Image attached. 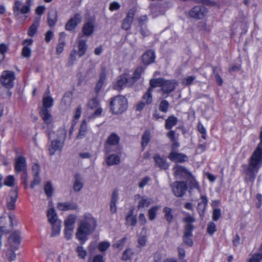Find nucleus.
<instances>
[{"label":"nucleus","instance_id":"obj_18","mask_svg":"<svg viewBox=\"0 0 262 262\" xmlns=\"http://www.w3.org/2000/svg\"><path fill=\"white\" fill-rule=\"evenodd\" d=\"M190 16H204L207 14V9L203 6H196L190 11Z\"/></svg>","mask_w":262,"mask_h":262},{"label":"nucleus","instance_id":"obj_37","mask_svg":"<svg viewBox=\"0 0 262 262\" xmlns=\"http://www.w3.org/2000/svg\"><path fill=\"white\" fill-rule=\"evenodd\" d=\"M142 72V68L141 67H139L136 69V70L134 71V73L131 76L129 75L130 80L134 81V84L140 78Z\"/></svg>","mask_w":262,"mask_h":262},{"label":"nucleus","instance_id":"obj_59","mask_svg":"<svg viewBox=\"0 0 262 262\" xmlns=\"http://www.w3.org/2000/svg\"><path fill=\"white\" fill-rule=\"evenodd\" d=\"M169 107V103L166 100H163L161 102L159 105V110L163 112H166Z\"/></svg>","mask_w":262,"mask_h":262},{"label":"nucleus","instance_id":"obj_24","mask_svg":"<svg viewBox=\"0 0 262 262\" xmlns=\"http://www.w3.org/2000/svg\"><path fill=\"white\" fill-rule=\"evenodd\" d=\"M40 114L41 118L43 120L45 123L47 125L52 123L53 121L52 116L48 110L45 108H41Z\"/></svg>","mask_w":262,"mask_h":262},{"label":"nucleus","instance_id":"obj_53","mask_svg":"<svg viewBox=\"0 0 262 262\" xmlns=\"http://www.w3.org/2000/svg\"><path fill=\"white\" fill-rule=\"evenodd\" d=\"M189 187L191 189L195 188L198 189L199 192H200L201 191L198 182L193 178L191 177H190Z\"/></svg>","mask_w":262,"mask_h":262},{"label":"nucleus","instance_id":"obj_63","mask_svg":"<svg viewBox=\"0 0 262 262\" xmlns=\"http://www.w3.org/2000/svg\"><path fill=\"white\" fill-rule=\"evenodd\" d=\"M54 33L51 30L47 31L45 35V40L46 42H49L53 37Z\"/></svg>","mask_w":262,"mask_h":262},{"label":"nucleus","instance_id":"obj_26","mask_svg":"<svg viewBox=\"0 0 262 262\" xmlns=\"http://www.w3.org/2000/svg\"><path fill=\"white\" fill-rule=\"evenodd\" d=\"M54 100L51 95H49L48 92L47 94H45L43 96L42 104L43 106L41 108H48L51 107L53 105Z\"/></svg>","mask_w":262,"mask_h":262},{"label":"nucleus","instance_id":"obj_57","mask_svg":"<svg viewBox=\"0 0 262 262\" xmlns=\"http://www.w3.org/2000/svg\"><path fill=\"white\" fill-rule=\"evenodd\" d=\"M262 260V253L254 254L248 262H260Z\"/></svg>","mask_w":262,"mask_h":262},{"label":"nucleus","instance_id":"obj_44","mask_svg":"<svg viewBox=\"0 0 262 262\" xmlns=\"http://www.w3.org/2000/svg\"><path fill=\"white\" fill-rule=\"evenodd\" d=\"M164 79L162 78H158L151 79L150 81L151 88H156L157 86H161L162 88L163 82H164Z\"/></svg>","mask_w":262,"mask_h":262},{"label":"nucleus","instance_id":"obj_12","mask_svg":"<svg viewBox=\"0 0 262 262\" xmlns=\"http://www.w3.org/2000/svg\"><path fill=\"white\" fill-rule=\"evenodd\" d=\"M17 199V192L16 190H13L6 198V206L8 209L14 210L15 209V203Z\"/></svg>","mask_w":262,"mask_h":262},{"label":"nucleus","instance_id":"obj_1","mask_svg":"<svg viewBox=\"0 0 262 262\" xmlns=\"http://www.w3.org/2000/svg\"><path fill=\"white\" fill-rule=\"evenodd\" d=\"M97 227V220L90 213H85L79 220L75 237L81 244L88 240V236L92 233Z\"/></svg>","mask_w":262,"mask_h":262},{"label":"nucleus","instance_id":"obj_60","mask_svg":"<svg viewBox=\"0 0 262 262\" xmlns=\"http://www.w3.org/2000/svg\"><path fill=\"white\" fill-rule=\"evenodd\" d=\"M132 21V17H126L122 24L123 28L125 30H128L130 28Z\"/></svg>","mask_w":262,"mask_h":262},{"label":"nucleus","instance_id":"obj_8","mask_svg":"<svg viewBox=\"0 0 262 262\" xmlns=\"http://www.w3.org/2000/svg\"><path fill=\"white\" fill-rule=\"evenodd\" d=\"M15 78L14 73L11 71H4L1 76V82L6 88L10 89L13 86Z\"/></svg>","mask_w":262,"mask_h":262},{"label":"nucleus","instance_id":"obj_7","mask_svg":"<svg viewBox=\"0 0 262 262\" xmlns=\"http://www.w3.org/2000/svg\"><path fill=\"white\" fill-rule=\"evenodd\" d=\"M31 0H26L25 4L20 1H16L13 9L15 15L28 14L30 11Z\"/></svg>","mask_w":262,"mask_h":262},{"label":"nucleus","instance_id":"obj_23","mask_svg":"<svg viewBox=\"0 0 262 262\" xmlns=\"http://www.w3.org/2000/svg\"><path fill=\"white\" fill-rule=\"evenodd\" d=\"M15 168L16 171L26 170V160L24 157H18L15 159Z\"/></svg>","mask_w":262,"mask_h":262},{"label":"nucleus","instance_id":"obj_61","mask_svg":"<svg viewBox=\"0 0 262 262\" xmlns=\"http://www.w3.org/2000/svg\"><path fill=\"white\" fill-rule=\"evenodd\" d=\"M207 232L210 234H212L216 231V226L214 223L210 222L207 225Z\"/></svg>","mask_w":262,"mask_h":262},{"label":"nucleus","instance_id":"obj_29","mask_svg":"<svg viewBox=\"0 0 262 262\" xmlns=\"http://www.w3.org/2000/svg\"><path fill=\"white\" fill-rule=\"evenodd\" d=\"M94 23L92 21H88L85 23L82 32L84 35L85 36H90L94 32Z\"/></svg>","mask_w":262,"mask_h":262},{"label":"nucleus","instance_id":"obj_41","mask_svg":"<svg viewBox=\"0 0 262 262\" xmlns=\"http://www.w3.org/2000/svg\"><path fill=\"white\" fill-rule=\"evenodd\" d=\"M133 210H131L129 214L126 217V223L127 225L133 226L136 223V219L133 215Z\"/></svg>","mask_w":262,"mask_h":262},{"label":"nucleus","instance_id":"obj_62","mask_svg":"<svg viewBox=\"0 0 262 262\" xmlns=\"http://www.w3.org/2000/svg\"><path fill=\"white\" fill-rule=\"evenodd\" d=\"M125 242L126 238H122V239L119 240L116 244H114L113 245V247L119 249H122L123 247Z\"/></svg>","mask_w":262,"mask_h":262},{"label":"nucleus","instance_id":"obj_19","mask_svg":"<svg viewBox=\"0 0 262 262\" xmlns=\"http://www.w3.org/2000/svg\"><path fill=\"white\" fill-rule=\"evenodd\" d=\"M88 106L91 109H95L93 117H96L100 115L102 113V108L99 106V102L96 98L90 100L88 103Z\"/></svg>","mask_w":262,"mask_h":262},{"label":"nucleus","instance_id":"obj_56","mask_svg":"<svg viewBox=\"0 0 262 262\" xmlns=\"http://www.w3.org/2000/svg\"><path fill=\"white\" fill-rule=\"evenodd\" d=\"M66 42L58 41L56 48V52L58 55L60 54L64 50Z\"/></svg>","mask_w":262,"mask_h":262},{"label":"nucleus","instance_id":"obj_15","mask_svg":"<svg viewBox=\"0 0 262 262\" xmlns=\"http://www.w3.org/2000/svg\"><path fill=\"white\" fill-rule=\"evenodd\" d=\"M168 157L169 160L174 162H183L188 160L186 155L178 152L177 151H171Z\"/></svg>","mask_w":262,"mask_h":262},{"label":"nucleus","instance_id":"obj_14","mask_svg":"<svg viewBox=\"0 0 262 262\" xmlns=\"http://www.w3.org/2000/svg\"><path fill=\"white\" fill-rule=\"evenodd\" d=\"M174 175L177 179H186L190 177V173L185 168L178 165L173 167Z\"/></svg>","mask_w":262,"mask_h":262},{"label":"nucleus","instance_id":"obj_35","mask_svg":"<svg viewBox=\"0 0 262 262\" xmlns=\"http://www.w3.org/2000/svg\"><path fill=\"white\" fill-rule=\"evenodd\" d=\"M77 256L82 259H84L87 256L86 250L82 246H78L75 249Z\"/></svg>","mask_w":262,"mask_h":262},{"label":"nucleus","instance_id":"obj_43","mask_svg":"<svg viewBox=\"0 0 262 262\" xmlns=\"http://www.w3.org/2000/svg\"><path fill=\"white\" fill-rule=\"evenodd\" d=\"M191 231L189 230H185L184 231V242L189 246H191L192 245V241L190 238L191 236Z\"/></svg>","mask_w":262,"mask_h":262},{"label":"nucleus","instance_id":"obj_40","mask_svg":"<svg viewBox=\"0 0 262 262\" xmlns=\"http://www.w3.org/2000/svg\"><path fill=\"white\" fill-rule=\"evenodd\" d=\"M119 138L115 134H111L108 138L107 143L111 145H115L119 143Z\"/></svg>","mask_w":262,"mask_h":262},{"label":"nucleus","instance_id":"obj_50","mask_svg":"<svg viewBox=\"0 0 262 262\" xmlns=\"http://www.w3.org/2000/svg\"><path fill=\"white\" fill-rule=\"evenodd\" d=\"M163 212L165 213V219L168 222H171L173 219L171 209L168 207H165L163 209Z\"/></svg>","mask_w":262,"mask_h":262},{"label":"nucleus","instance_id":"obj_16","mask_svg":"<svg viewBox=\"0 0 262 262\" xmlns=\"http://www.w3.org/2000/svg\"><path fill=\"white\" fill-rule=\"evenodd\" d=\"M64 142L52 139L51 145L49 146L48 151L50 155H54L57 151H60Z\"/></svg>","mask_w":262,"mask_h":262},{"label":"nucleus","instance_id":"obj_55","mask_svg":"<svg viewBox=\"0 0 262 262\" xmlns=\"http://www.w3.org/2000/svg\"><path fill=\"white\" fill-rule=\"evenodd\" d=\"M14 250L12 249L8 248V250H7L6 252V258L9 260V261H12L14 260L16 258V254L14 253Z\"/></svg>","mask_w":262,"mask_h":262},{"label":"nucleus","instance_id":"obj_33","mask_svg":"<svg viewBox=\"0 0 262 262\" xmlns=\"http://www.w3.org/2000/svg\"><path fill=\"white\" fill-rule=\"evenodd\" d=\"M207 204V199L205 196L203 195H201V201L198 204V210L199 214L201 215V214L203 213L205 207Z\"/></svg>","mask_w":262,"mask_h":262},{"label":"nucleus","instance_id":"obj_25","mask_svg":"<svg viewBox=\"0 0 262 262\" xmlns=\"http://www.w3.org/2000/svg\"><path fill=\"white\" fill-rule=\"evenodd\" d=\"M155 55L154 51H147L142 56V61L145 64H149L154 62Z\"/></svg>","mask_w":262,"mask_h":262},{"label":"nucleus","instance_id":"obj_3","mask_svg":"<svg viewBox=\"0 0 262 262\" xmlns=\"http://www.w3.org/2000/svg\"><path fill=\"white\" fill-rule=\"evenodd\" d=\"M128 106L127 98L123 95L116 96L112 98L110 107L114 114H120L125 111Z\"/></svg>","mask_w":262,"mask_h":262},{"label":"nucleus","instance_id":"obj_9","mask_svg":"<svg viewBox=\"0 0 262 262\" xmlns=\"http://www.w3.org/2000/svg\"><path fill=\"white\" fill-rule=\"evenodd\" d=\"M13 216L5 212L0 216V248L2 246V236L3 232L2 228L11 227L13 225Z\"/></svg>","mask_w":262,"mask_h":262},{"label":"nucleus","instance_id":"obj_11","mask_svg":"<svg viewBox=\"0 0 262 262\" xmlns=\"http://www.w3.org/2000/svg\"><path fill=\"white\" fill-rule=\"evenodd\" d=\"M20 232L14 231L10 236L8 238V248L13 250H17L20 243Z\"/></svg>","mask_w":262,"mask_h":262},{"label":"nucleus","instance_id":"obj_49","mask_svg":"<svg viewBox=\"0 0 262 262\" xmlns=\"http://www.w3.org/2000/svg\"><path fill=\"white\" fill-rule=\"evenodd\" d=\"M15 184V179L12 175L7 176L4 180V185L9 187H12Z\"/></svg>","mask_w":262,"mask_h":262},{"label":"nucleus","instance_id":"obj_54","mask_svg":"<svg viewBox=\"0 0 262 262\" xmlns=\"http://www.w3.org/2000/svg\"><path fill=\"white\" fill-rule=\"evenodd\" d=\"M83 187V183L82 181L79 179H76L74 182L73 188L76 191H79Z\"/></svg>","mask_w":262,"mask_h":262},{"label":"nucleus","instance_id":"obj_34","mask_svg":"<svg viewBox=\"0 0 262 262\" xmlns=\"http://www.w3.org/2000/svg\"><path fill=\"white\" fill-rule=\"evenodd\" d=\"M160 206H155L152 207L148 210V218L150 221H152L156 218L158 212L160 209Z\"/></svg>","mask_w":262,"mask_h":262},{"label":"nucleus","instance_id":"obj_52","mask_svg":"<svg viewBox=\"0 0 262 262\" xmlns=\"http://www.w3.org/2000/svg\"><path fill=\"white\" fill-rule=\"evenodd\" d=\"M8 50V46L4 44H0V62L5 58V54Z\"/></svg>","mask_w":262,"mask_h":262},{"label":"nucleus","instance_id":"obj_17","mask_svg":"<svg viewBox=\"0 0 262 262\" xmlns=\"http://www.w3.org/2000/svg\"><path fill=\"white\" fill-rule=\"evenodd\" d=\"M177 85L178 83L174 80H164L161 90L164 94L168 95L169 93L173 91Z\"/></svg>","mask_w":262,"mask_h":262},{"label":"nucleus","instance_id":"obj_42","mask_svg":"<svg viewBox=\"0 0 262 262\" xmlns=\"http://www.w3.org/2000/svg\"><path fill=\"white\" fill-rule=\"evenodd\" d=\"M39 26V22L35 21L30 26L29 29L28 34L29 36H33L36 33L38 27Z\"/></svg>","mask_w":262,"mask_h":262},{"label":"nucleus","instance_id":"obj_4","mask_svg":"<svg viewBox=\"0 0 262 262\" xmlns=\"http://www.w3.org/2000/svg\"><path fill=\"white\" fill-rule=\"evenodd\" d=\"M77 219V215L71 214L66 216L64 220L63 234L64 238L67 240L71 239L73 236Z\"/></svg>","mask_w":262,"mask_h":262},{"label":"nucleus","instance_id":"obj_48","mask_svg":"<svg viewBox=\"0 0 262 262\" xmlns=\"http://www.w3.org/2000/svg\"><path fill=\"white\" fill-rule=\"evenodd\" d=\"M111 244L108 242L103 241L100 242L98 245L99 251L103 252L105 251L110 246Z\"/></svg>","mask_w":262,"mask_h":262},{"label":"nucleus","instance_id":"obj_38","mask_svg":"<svg viewBox=\"0 0 262 262\" xmlns=\"http://www.w3.org/2000/svg\"><path fill=\"white\" fill-rule=\"evenodd\" d=\"M152 88H149L146 93L143 96L142 99L146 104H149L152 101Z\"/></svg>","mask_w":262,"mask_h":262},{"label":"nucleus","instance_id":"obj_32","mask_svg":"<svg viewBox=\"0 0 262 262\" xmlns=\"http://www.w3.org/2000/svg\"><path fill=\"white\" fill-rule=\"evenodd\" d=\"M47 217L48 221L51 224H54L56 223L57 215L54 208H51L48 209L47 211Z\"/></svg>","mask_w":262,"mask_h":262},{"label":"nucleus","instance_id":"obj_31","mask_svg":"<svg viewBox=\"0 0 262 262\" xmlns=\"http://www.w3.org/2000/svg\"><path fill=\"white\" fill-rule=\"evenodd\" d=\"M184 222L185 223V230L192 231L193 226L192 223L194 222V217L190 215H187L183 219Z\"/></svg>","mask_w":262,"mask_h":262},{"label":"nucleus","instance_id":"obj_47","mask_svg":"<svg viewBox=\"0 0 262 262\" xmlns=\"http://www.w3.org/2000/svg\"><path fill=\"white\" fill-rule=\"evenodd\" d=\"M44 190L47 195L50 197L53 193L54 188L50 183L48 182L44 187Z\"/></svg>","mask_w":262,"mask_h":262},{"label":"nucleus","instance_id":"obj_27","mask_svg":"<svg viewBox=\"0 0 262 262\" xmlns=\"http://www.w3.org/2000/svg\"><path fill=\"white\" fill-rule=\"evenodd\" d=\"M154 159L156 164L162 169H167L169 165L165 159L161 157L159 155H156Z\"/></svg>","mask_w":262,"mask_h":262},{"label":"nucleus","instance_id":"obj_46","mask_svg":"<svg viewBox=\"0 0 262 262\" xmlns=\"http://www.w3.org/2000/svg\"><path fill=\"white\" fill-rule=\"evenodd\" d=\"M52 225V232L51 235L52 236H56L60 234L61 227L60 224L55 223Z\"/></svg>","mask_w":262,"mask_h":262},{"label":"nucleus","instance_id":"obj_36","mask_svg":"<svg viewBox=\"0 0 262 262\" xmlns=\"http://www.w3.org/2000/svg\"><path fill=\"white\" fill-rule=\"evenodd\" d=\"M87 132V124L85 120H83L81 123L79 134L77 135L78 139L83 138L86 135Z\"/></svg>","mask_w":262,"mask_h":262},{"label":"nucleus","instance_id":"obj_5","mask_svg":"<svg viewBox=\"0 0 262 262\" xmlns=\"http://www.w3.org/2000/svg\"><path fill=\"white\" fill-rule=\"evenodd\" d=\"M86 40H80L78 42V50H73L70 54L69 61L71 63H73L76 60L77 57H81L83 56L88 49V46Z\"/></svg>","mask_w":262,"mask_h":262},{"label":"nucleus","instance_id":"obj_45","mask_svg":"<svg viewBox=\"0 0 262 262\" xmlns=\"http://www.w3.org/2000/svg\"><path fill=\"white\" fill-rule=\"evenodd\" d=\"M134 254L133 251L130 249H126L123 253L122 256V259L124 260H127L132 258Z\"/></svg>","mask_w":262,"mask_h":262},{"label":"nucleus","instance_id":"obj_10","mask_svg":"<svg viewBox=\"0 0 262 262\" xmlns=\"http://www.w3.org/2000/svg\"><path fill=\"white\" fill-rule=\"evenodd\" d=\"M135 200L138 204V209L140 210H145L146 208L153 203L152 199L146 196L137 195L135 196Z\"/></svg>","mask_w":262,"mask_h":262},{"label":"nucleus","instance_id":"obj_28","mask_svg":"<svg viewBox=\"0 0 262 262\" xmlns=\"http://www.w3.org/2000/svg\"><path fill=\"white\" fill-rule=\"evenodd\" d=\"M80 22V17H72L67 23L66 29L69 31L73 30Z\"/></svg>","mask_w":262,"mask_h":262},{"label":"nucleus","instance_id":"obj_13","mask_svg":"<svg viewBox=\"0 0 262 262\" xmlns=\"http://www.w3.org/2000/svg\"><path fill=\"white\" fill-rule=\"evenodd\" d=\"M172 191L178 197L182 196L186 190V185L183 182H176L172 184Z\"/></svg>","mask_w":262,"mask_h":262},{"label":"nucleus","instance_id":"obj_21","mask_svg":"<svg viewBox=\"0 0 262 262\" xmlns=\"http://www.w3.org/2000/svg\"><path fill=\"white\" fill-rule=\"evenodd\" d=\"M67 135V130L64 127L60 128L57 131L54 132L51 136L52 139L55 140H59L64 142V140Z\"/></svg>","mask_w":262,"mask_h":262},{"label":"nucleus","instance_id":"obj_39","mask_svg":"<svg viewBox=\"0 0 262 262\" xmlns=\"http://www.w3.org/2000/svg\"><path fill=\"white\" fill-rule=\"evenodd\" d=\"M177 122V119L173 116L168 117L166 120L165 127L169 129L174 126Z\"/></svg>","mask_w":262,"mask_h":262},{"label":"nucleus","instance_id":"obj_6","mask_svg":"<svg viewBox=\"0 0 262 262\" xmlns=\"http://www.w3.org/2000/svg\"><path fill=\"white\" fill-rule=\"evenodd\" d=\"M133 84L134 81L129 78V72L126 71L118 77L114 88L116 90H121L125 86H132Z\"/></svg>","mask_w":262,"mask_h":262},{"label":"nucleus","instance_id":"obj_30","mask_svg":"<svg viewBox=\"0 0 262 262\" xmlns=\"http://www.w3.org/2000/svg\"><path fill=\"white\" fill-rule=\"evenodd\" d=\"M106 162L108 165L118 164L120 163V157L116 154H112L106 157Z\"/></svg>","mask_w":262,"mask_h":262},{"label":"nucleus","instance_id":"obj_51","mask_svg":"<svg viewBox=\"0 0 262 262\" xmlns=\"http://www.w3.org/2000/svg\"><path fill=\"white\" fill-rule=\"evenodd\" d=\"M150 139V134L149 131L145 132L142 136V145L143 147L146 146L149 142Z\"/></svg>","mask_w":262,"mask_h":262},{"label":"nucleus","instance_id":"obj_64","mask_svg":"<svg viewBox=\"0 0 262 262\" xmlns=\"http://www.w3.org/2000/svg\"><path fill=\"white\" fill-rule=\"evenodd\" d=\"M31 51L30 48L27 46H24L22 50V55L25 57L30 56Z\"/></svg>","mask_w":262,"mask_h":262},{"label":"nucleus","instance_id":"obj_2","mask_svg":"<svg viewBox=\"0 0 262 262\" xmlns=\"http://www.w3.org/2000/svg\"><path fill=\"white\" fill-rule=\"evenodd\" d=\"M260 143L252 154L249 165L246 170V180L253 182L255 176L262 165V125L259 134Z\"/></svg>","mask_w":262,"mask_h":262},{"label":"nucleus","instance_id":"obj_22","mask_svg":"<svg viewBox=\"0 0 262 262\" xmlns=\"http://www.w3.org/2000/svg\"><path fill=\"white\" fill-rule=\"evenodd\" d=\"M76 204L70 202H59L57 204V208L60 211H68L70 210H74L76 209Z\"/></svg>","mask_w":262,"mask_h":262},{"label":"nucleus","instance_id":"obj_20","mask_svg":"<svg viewBox=\"0 0 262 262\" xmlns=\"http://www.w3.org/2000/svg\"><path fill=\"white\" fill-rule=\"evenodd\" d=\"M106 70L105 69H103L100 74L99 79L97 81L95 88V90L97 93L99 92L104 85L106 79Z\"/></svg>","mask_w":262,"mask_h":262},{"label":"nucleus","instance_id":"obj_58","mask_svg":"<svg viewBox=\"0 0 262 262\" xmlns=\"http://www.w3.org/2000/svg\"><path fill=\"white\" fill-rule=\"evenodd\" d=\"M82 112V108L80 106L76 107L73 116V121L75 122L74 124L76 123V121L78 120L81 116Z\"/></svg>","mask_w":262,"mask_h":262}]
</instances>
